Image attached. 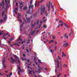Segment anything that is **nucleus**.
<instances>
[{
    "instance_id": "obj_9",
    "label": "nucleus",
    "mask_w": 77,
    "mask_h": 77,
    "mask_svg": "<svg viewBox=\"0 0 77 77\" xmlns=\"http://www.w3.org/2000/svg\"><path fill=\"white\" fill-rule=\"evenodd\" d=\"M18 69L20 72H22V71H23V69L21 70V69H20V66H18Z\"/></svg>"
},
{
    "instance_id": "obj_18",
    "label": "nucleus",
    "mask_w": 77,
    "mask_h": 77,
    "mask_svg": "<svg viewBox=\"0 0 77 77\" xmlns=\"http://www.w3.org/2000/svg\"><path fill=\"white\" fill-rule=\"evenodd\" d=\"M26 18L27 20L28 21H30V18H29L26 17Z\"/></svg>"
},
{
    "instance_id": "obj_56",
    "label": "nucleus",
    "mask_w": 77,
    "mask_h": 77,
    "mask_svg": "<svg viewBox=\"0 0 77 77\" xmlns=\"http://www.w3.org/2000/svg\"><path fill=\"white\" fill-rule=\"evenodd\" d=\"M41 24H40L39 26L38 27V29H39L40 28V27H41Z\"/></svg>"
},
{
    "instance_id": "obj_52",
    "label": "nucleus",
    "mask_w": 77,
    "mask_h": 77,
    "mask_svg": "<svg viewBox=\"0 0 77 77\" xmlns=\"http://www.w3.org/2000/svg\"><path fill=\"white\" fill-rule=\"evenodd\" d=\"M55 45H57V42H55Z\"/></svg>"
},
{
    "instance_id": "obj_6",
    "label": "nucleus",
    "mask_w": 77,
    "mask_h": 77,
    "mask_svg": "<svg viewBox=\"0 0 77 77\" xmlns=\"http://www.w3.org/2000/svg\"><path fill=\"white\" fill-rule=\"evenodd\" d=\"M57 68H59V60L58 59H57Z\"/></svg>"
},
{
    "instance_id": "obj_19",
    "label": "nucleus",
    "mask_w": 77,
    "mask_h": 77,
    "mask_svg": "<svg viewBox=\"0 0 77 77\" xmlns=\"http://www.w3.org/2000/svg\"><path fill=\"white\" fill-rule=\"evenodd\" d=\"M4 4V2H2V3L0 4V6H3Z\"/></svg>"
},
{
    "instance_id": "obj_31",
    "label": "nucleus",
    "mask_w": 77,
    "mask_h": 77,
    "mask_svg": "<svg viewBox=\"0 0 77 77\" xmlns=\"http://www.w3.org/2000/svg\"><path fill=\"white\" fill-rule=\"evenodd\" d=\"M33 2V1L32 0H31L30 2V5H32V2Z\"/></svg>"
},
{
    "instance_id": "obj_15",
    "label": "nucleus",
    "mask_w": 77,
    "mask_h": 77,
    "mask_svg": "<svg viewBox=\"0 0 77 77\" xmlns=\"http://www.w3.org/2000/svg\"><path fill=\"white\" fill-rule=\"evenodd\" d=\"M62 57H63V56H65V54H64V53H63V52H62Z\"/></svg>"
},
{
    "instance_id": "obj_42",
    "label": "nucleus",
    "mask_w": 77,
    "mask_h": 77,
    "mask_svg": "<svg viewBox=\"0 0 77 77\" xmlns=\"http://www.w3.org/2000/svg\"><path fill=\"white\" fill-rule=\"evenodd\" d=\"M19 3L20 4V5H22L23 4V3H22V2H19Z\"/></svg>"
},
{
    "instance_id": "obj_12",
    "label": "nucleus",
    "mask_w": 77,
    "mask_h": 77,
    "mask_svg": "<svg viewBox=\"0 0 77 77\" xmlns=\"http://www.w3.org/2000/svg\"><path fill=\"white\" fill-rule=\"evenodd\" d=\"M28 72H29V74H32V70H29L28 71Z\"/></svg>"
},
{
    "instance_id": "obj_4",
    "label": "nucleus",
    "mask_w": 77,
    "mask_h": 77,
    "mask_svg": "<svg viewBox=\"0 0 77 77\" xmlns=\"http://www.w3.org/2000/svg\"><path fill=\"white\" fill-rule=\"evenodd\" d=\"M18 17L19 19V20L20 22V23H22V20H21V19L20 18V17H21V15H20V14H19V13H18Z\"/></svg>"
},
{
    "instance_id": "obj_14",
    "label": "nucleus",
    "mask_w": 77,
    "mask_h": 77,
    "mask_svg": "<svg viewBox=\"0 0 77 77\" xmlns=\"http://www.w3.org/2000/svg\"><path fill=\"white\" fill-rule=\"evenodd\" d=\"M61 68H62V66L61 65V64H60V69H58L59 71H60L61 70Z\"/></svg>"
},
{
    "instance_id": "obj_43",
    "label": "nucleus",
    "mask_w": 77,
    "mask_h": 77,
    "mask_svg": "<svg viewBox=\"0 0 77 77\" xmlns=\"http://www.w3.org/2000/svg\"><path fill=\"white\" fill-rule=\"evenodd\" d=\"M60 74H59L57 76V77H59L60 76Z\"/></svg>"
},
{
    "instance_id": "obj_25",
    "label": "nucleus",
    "mask_w": 77,
    "mask_h": 77,
    "mask_svg": "<svg viewBox=\"0 0 77 77\" xmlns=\"http://www.w3.org/2000/svg\"><path fill=\"white\" fill-rule=\"evenodd\" d=\"M58 58L59 60H61V58H60V57L59 56H58Z\"/></svg>"
},
{
    "instance_id": "obj_27",
    "label": "nucleus",
    "mask_w": 77,
    "mask_h": 77,
    "mask_svg": "<svg viewBox=\"0 0 77 77\" xmlns=\"http://www.w3.org/2000/svg\"><path fill=\"white\" fill-rule=\"evenodd\" d=\"M35 31H34L31 32V34L32 35H33V34H34V33H35Z\"/></svg>"
},
{
    "instance_id": "obj_16",
    "label": "nucleus",
    "mask_w": 77,
    "mask_h": 77,
    "mask_svg": "<svg viewBox=\"0 0 77 77\" xmlns=\"http://www.w3.org/2000/svg\"><path fill=\"white\" fill-rule=\"evenodd\" d=\"M51 8H52V9H54V7L53 5V3H51Z\"/></svg>"
},
{
    "instance_id": "obj_45",
    "label": "nucleus",
    "mask_w": 77,
    "mask_h": 77,
    "mask_svg": "<svg viewBox=\"0 0 77 77\" xmlns=\"http://www.w3.org/2000/svg\"><path fill=\"white\" fill-rule=\"evenodd\" d=\"M4 15V11H3L2 13V16H3Z\"/></svg>"
},
{
    "instance_id": "obj_38",
    "label": "nucleus",
    "mask_w": 77,
    "mask_h": 77,
    "mask_svg": "<svg viewBox=\"0 0 77 77\" xmlns=\"http://www.w3.org/2000/svg\"><path fill=\"white\" fill-rule=\"evenodd\" d=\"M56 46H54V49L55 50H56Z\"/></svg>"
},
{
    "instance_id": "obj_32",
    "label": "nucleus",
    "mask_w": 77,
    "mask_h": 77,
    "mask_svg": "<svg viewBox=\"0 0 77 77\" xmlns=\"http://www.w3.org/2000/svg\"><path fill=\"white\" fill-rule=\"evenodd\" d=\"M64 67H65L66 68L67 67V66L65 64H64Z\"/></svg>"
},
{
    "instance_id": "obj_46",
    "label": "nucleus",
    "mask_w": 77,
    "mask_h": 77,
    "mask_svg": "<svg viewBox=\"0 0 77 77\" xmlns=\"http://www.w3.org/2000/svg\"><path fill=\"white\" fill-rule=\"evenodd\" d=\"M8 1L7 0H5V3H8Z\"/></svg>"
},
{
    "instance_id": "obj_57",
    "label": "nucleus",
    "mask_w": 77,
    "mask_h": 77,
    "mask_svg": "<svg viewBox=\"0 0 77 77\" xmlns=\"http://www.w3.org/2000/svg\"><path fill=\"white\" fill-rule=\"evenodd\" d=\"M66 39H68V36H67L66 37Z\"/></svg>"
},
{
    "instance_id": "obj_44",
    "label": "nucleus",
    "mask_w": 77,
    "mask_h": 77,
    "mask_svg": "<svg viewBox=\"0 0 77 77\" xmlns=\"http://www.w3.org/2000/svg\"><path fill=\"white\" fill-rule=\"evenodd\" d=\"M48 11L49 12V13H50V8L48 9Z\"/></svg>"
},
{
    "instance_id": "obj_61",
    "label": "nucleus",
    "mask_w": 77,
    "mask_h": 77,
    "mask_svg": "<svg viewBox=\"0 0 77 77\" xmlns=\"http://www.w3.org/2000/svg\"><path fill=\"white\" fill-rule=\"evenodd\" d=\"M26 51L27 52V53L29 52V51H28V50L27 49H26Z\"/></svg>"
},
{
    "instance_id": "obj_55",
    "label": "nucleus",
    "mask_w": 77,
    "mask_h": 77,
    "mask_svg": "<svg viewBox=\"0 0 77 77\" xmlns=\"http://www.w3.org/2000/svg\"><path fill=\"white\" fill-rule=\"evenodd\" d=\"M22 26H23V25H21L20 26V28H21V27H22Z\"/></svg>"
},
{
    "instance_id": "obj_51",
    "label": "nucleus",
    "mask_w": 77,
    "mask_h": 77,
    "mask_svg": "<svg viewBox=\"0 0 77 77\" xmlns=\"http://www.w3.org/2000/svg\"><path fill=\"white\" fill-rule=\"evenodd\" d=\"M35 60H36V57H34V61H35Z\"/></svg>"
},
{
    "instance_id": "obj_60",
    "label": "nucleus",
    "mask_w": 77,
    "mask_h": 77,
    "mask_svg": "<svg viewBox=\"0 0 77 77\" xmlns=\"http://www.w3.org/2000/svg\"><path fill=\"white\" fill-rule=\"evenodd\" d=\"M23 56L24 57H25V56H26V54H23Z\"/></svg>"
},
{
    "instance_id": "obj_23",
    "label": "nucleus",
    "mask_w": 77,
    "mask_h": 77,
    "mask_svg": "<svg viewBox=\"0 0 77 77\" xmlns=\"http://www.w3.org/2000/svg\"><path fill=\"white\" fill-rule=\"evenodd\" d=\"M20 41V42H21V39L20 38V37L19 38H18V41Z\"/></svg>"
},
{
    "instance_id": "obj_39",
    "label": "nucleus",
    "mask_w": 77,
    "mask_h": 77,
    "mask_svg": "<svg viewBox=\"0 0 77 77\" xmlns=\"http://www.w3.org/2000/svg\"><path fill=\"white\" fill-rule=\"evenodd\" d=\"M63 23H62L60 24V26H63Z\"/></svg>"
},
{
    "instance_id": "obj_41",
    "label": "nucleus",
    "mask_w": 77,
    "mask_h": 77,
    "mask_svg": "<svg viewBox=\"0 0 77 77\" xmlns=\"http://www.w3.org/2000/svg\"><path fill=\"white\" fill-rule=\"evenodd\" d=\"M53 39H55V36H54V35L53 36Z\"/></svg>"
},
{
    "instance_id": "obj_59",
    "label": "nucleus",
    "mask_w": 77,
    "mask_h": 77,
    "mask_svg": "<svg viewBox=\"0 0 77 77\" xmlns=\"http://www.w3.org/2000/svg\"><path fill=\"white\" fill-rule=\"evenodd\" d=\"M4 68H6V67L5 66V64L4 65Z\"/></svg>"
},
{
    "instance_id": "obj_7",
    "label": "nucleus",
    "mask_w": 77,
    "mask_h": 77,
    "mask_svg": "<svg viewBox=\"0 0 77 77\" xmlns=\"http://www.w3.org/2000/svg\"><path fill=\"white\" fill-rule=\"evenodd\" d=\"M47 7H48V9H50V2H49V4H48L47 5Z\"/></svg>"
},
{
    "instance_id": "obj_21",
    "label": "nucleus",
    "mask_w": 77,
    "mask_h": 77,
    "mask_svg": "<svg viewBox=\"0 0 77 77\" xmlns=\"http://www.w3.org/2000/svg\"><path fill=\"white\" fill-rule=\"evenodd\" d=\"M17 62L19 63V66H20V60H17Z\"/></svg>"
},
{
    "instance_id": "obj_64",
    "label": "nucleus",
    "mask_w": 77,
    "mask_h": 77,
    "mask_svg": "<svg viewBox=\"0 0 77 77\" xmlns=\"http://www.w3.org/2000/svg\"><path fill=\"white\" fill-rule=\"evenodd\" d=\"M64 77H66V75H65Z\"/></svg>"
},
{
    "instance_id": "obj_35",
    "label": "nucleus",
    "mask_w": 77,
    "mask_h": 77,
    "mask_svg": "<svg viewBox=\"0 0 77 77\" xmlns=\"http://www.w3.org/2000/svg\"><path fill=\"white\" fill-rule=\"evenodd\" d=\"M12 72H11V73L10 74H9V76H10H10H11V75H12Z\"/></svg>"
},
{
    "instance_id": "obj_28",
    "label": "nucleus",
    "mask_w": 77,
    "mask_h": 77,
    "mask_svg": "<svg viewBox=\"0 0 77 77\" xmlns=\"http://www.w3.org/2000/svg\"><path fill=\"white\" fill-rule=\"evenodd\" d=\"M43 27H45V28H46L47 27V26H46V25H44L43 26Z\"/></svg>"
},
{
    "instance_id": "obj_2",
    "label": "nucleus",
    "mask_w": 77,
    "mask_h": 77,
    "mask_svg": "<svg viewBox=\"0 0 77 77\" xmlns=\"http://www.w3.org/2000/svg\"><path fill=\"white\" fill-rule=\"evenodd\" d=\"M13 56L15 58V60H14L13 59V57H11V60L12 61H14V62H17V60L18 61V60H19V58L16 55H14Z\"/></svg>"
},
{
    "instance_id": "obj_20",
    "label": "nucleus",
    "mask_w": 77,
    "mask_h": 77,
    "mask_svg": "<svg viewBox=\"0 0 77 77\" xmlns=\"http://www.w3.org/2000/svg\"><path fill=\"white\" fill-rule=\"evenodd\" d=\"M14 45H16V46H19V45H18V44L17 43H15V44H14Z\"/></svg>"
},
{
    "instance_id": "obj_8",
    "label": "nucleus",
    "mask_w": 77,
    "mask_h": 77,
    "mask_svg": "<svg viewBox=\"0 0 77 77\" xmlns=\"http://www.w3.org/2000/svg\"><path fill=\"white\" fill-rule=\"evenodd\" d=\"M6 60H5V59H3V61L2 62V66H3V65H4V63H5V61Z\"/></svg>"
},
{
    "instance_id": "obj_24",
    "label": "nucleus",
    "mask_w": 77,
    "mask_h": 77,
    "mask_svg": "<svg viewBox=\"0 0 77 77\" xmlns=\"http://www.w3.org/2000/svg\"><path fill=\"white\" fill-rule=\"evenodd\" d=\"M35 24H36V23L35 22V23L32 25V26L34 27H35Z\"/></svg>"
},
{
    "instance_id": "obj_36",
    "label": "nucleus",
    "mask_w": 77,
    "mask_h": 77,
    "mask_svg": "<svg viewBox=\"0 0 77 77\" xmlns=\"http://www.w3.org/2000/svg\"><path fill=\"white\" fill-rule=\"evenodd\" d=\"M50 52H51V53H53V52H54V51H53V50H50Z\"/></svg>"
},
{
    "instance_id": "obj_37",
    "label": "nucleus",
    "mask_w": 77,
    "mask_h": 77,
    "mask_svg": "<svg viewBox=\"0 0 77 77\" xmlns=\"http://www.w3.org/2000/svg\"><path fill=\"white\" fill-rule=\"evenodd\" d=\"M48 35L49 36H51V34H50L49 32H48Z\"/></svg>"
},
{
    "instance_id": "obj_22",
    "label": "nucleus",
    "mask_w": 77,
    "mask_h": 77,
    "mask_svg": "<svg viewBox=\"0 0 77 77\" xmlns=\"http://www.w3.org/2000/svg\"><path fill=\"white\" fill-rule=\"evenodd\" d=\"M38 61L40 63H42V62H41V60H38Z\"/></svg>"
},
{
    "instance_id": "obj_63",
    "label": "nucleus",
    "mask_w": 77,
    "mask_h": 77,
    "mask_svg": "<svg viewBox=\"0 0 77 77\" xmlns=\"http://www.w3.org/2000/svg\"><path fill=\"white\" fill-rule=\"evenodd\" d=\"M8 42L9 44H11V42H9V41H8Z\"/></svg>"
},
{
    "instance_id": "obj_29",
    "label": "nucleus",
    "mask_w": 77,
    "mask_h": 77,
    "mask_svg": "<svg viewBox=\"0 0 77 77\" xmlns=\"http://www.w3.org/2000/svg\"><path fill=\"white\" fill-rule=\"evenodd\" d=\"M30 42V40L29 39L27 42V44H29Z\"/></svg>"
},
{
    "instance_id": "obj_17",
    "label": "nucleus",
    "mask_w": 77,
    "mask_h": 77,
    "mask_svg": "<svg viewBox=\"0 0 77 77\" xmlns=\"http://www.w3.org/2000/svg\"><path fill=\"white\" fill-rule=\"evenodd\" d=\"M14 37H13L12 38H11H11H10L9 39V41H12V40H13L14 39Z\"/></svg>"
},
{
    "instance_id": "obj_10",
    "label": "nucleus",
    "mask_w": 77,
    "mask_h": 77,
    "mask_svg": "<svg viewBox=\"0 0 77 77\" xmlns=\"http://www.w3.org/2000/svg\"><path fill=\"white\" fill-rule=\"evenodd\" d=\"M67 45H68V43H66L65 44L63 45V46H65V47H67Z\"/></svg>"
},
{
    "instance_id": "obj_11",
    "label": "nucleus",
    "mask_w": 77,
    "mask_h": 77,
    "mask_svg": "<svg viewBox=\"0 0 77 77\" xmlns=\"http://www.w3.org/2000/svg\"><path fill=\"white\" fill-rule=\"evenodd\" d=\"M5 17H4V20H6V19H7V16H6V14H5Z\"/></svg>"
},
{
    "instance_id": "obj_58",
    "label": "nucleus",
    "mask_w": 77,
    "mask_h": 77,
    "mask_svg": "<svg viewBox=\"0 0 77 77\" xmlns=\"http://www.w3.org/2000/svg\"><path fill=\"white\" fill-rule=\"evenodd\" d=\"M3 38L5 40H6V39H7V38H5V37H4Z\"/></svg>"
},
{
    "instance_id": "obj_48",
    "label": "nucleus",
    "mask_w": 77,
    "mask_h": 77,
    "mask_svg": "<svg viewBox=\"0 0 77 77\" xmlns=\"http://www.w3.org/2000/svg\"><path fill=\"white\" fill-rule=\"evenodd\" d=\"M45 14L46 16H47V17H48V14H47V13H46Z\"/></svg>"
},
{
    "instance_id": "obj_30",
    "label": "nucleus",
    "mask_w": 77,
    "mask_h": 77,
    "mask_svg": "<svg viewBox=\"0 0 77 77\" xmlns=\"http://www.w3.org/2000/svg\"><path fill=\"white\" fill-rule=\"evenodd\" d=\"M6 36V34H4V36L3 37H2V38H4Z\"/></svg>"
},
{
    "instance_id": "obj_54",
    "label": "nucleus",
    "mask_w": 77,
    "mask_h": 77,
    "mask_svg": "<svg viewBox=\"0 0 77 77\" xmlns=\"http://www.w3.org/2000/svg\"><path fill=\"white\" fill-rule=\"evenodd\" d=\"M60 23H63V22L62 21L60 20Z\"/></svg>"
},
{
    "instance_id": "obj_47",
    "label": "nucleus",
    "mask_w": 77,
    "mask_h": 77,
    "mask_svg": "<svg viewBox=\"0 0 77 77\" xmlns=\"http://www.w3.org/2000/svg\"><path fill=\"white\" fill-rule=\"evenodd\" d=\"M4 5H5V4H4L3 5H2V9H3V8H4Z\"/></svg>"
},
{
    "instance_id": "obj_40",
    "label": "nucleus",
    "mask_w": 77,
    "mask_h": 77,
    "mask_svg": "<svg viewBox=\"0 0 77 77\" xmlns=\"http://www.w3.org/2000/svg\"><path fill=\"white\" fill-rule=\"evenodd\" d=\"M11 63H12V64H13L14 63V61H11Z\"/></svg>"
},
{
    "instance_id": "obj_13",
    "label": "nucleus",
    "mask_w": 77,
    "mask_h": 77,
    "mask_svg": "<svg viewBox=\"0 0 77 77\" xmlns=\"http://www.w3.org/2000/svg\"><path fill=\"white\" fill-rule=\"evenodd\" d=\"M64 25L65 26V27H66V28H69V26L66 25V23H64Z\"/></svg>"
},
{
    "instance_id": "obj_34",
    "label": "nucleus",
    "mask_w": 77,
    "mask_h": 77,
    "mask_svg": "<svg viewBox=\"0 0 77 77\" xmlns=\"http://www.w3.org/2000/svg\"><path fill=\"white\" fill-rule=\"evenodd\" d=\"M67 36V34H65V35H64V36L65 38H66V36Z\"/></svg>"
},
{
    "instance_id": "obj_49",
    "label": "nucleus",
    "mask_w": 77,
    "mask_h": 77,
    "mask_svg": "<svg viewBox=\"0 0 77 77\" xmlns=\"http://www.w3.org/2000/svg\"><path fill=\"white\" fill-rule=\"evenodd\" d=\"M18 4L17 2H16V6H18Z\"/></svg>"
},
{
    "instance_id": "obj_26",
    "label": "nucleus",
    "mask_w": 77,
    "mask_h": 77,
    "mask_svg": "<svg viewBox=\"0 0 77 77\" xmlns=\"http://www.w3.org/2000/svg\"><path fill=\"white\" fill-rule=\"evenodd\" d=\"M26 9H27V7H25L23 8V10L25 11V10H26Z\"/></svg>"
},
{
    "instance_id": "obj_3",
    "label": "nucleus",
    "mask_w": 77,
    "mask_h": 77,
    "mask_svg": "<svg viewBox=\"0 0 77 77\" xmlns=\"http://www.w3.org/2000/svg\"><path fill=\"white\" fill-rule=\"evenodd\" d=\"M33 8V5H30L29 6V10L28 11L26 12L27 14H30V10H29L30 8Z\"/></svg>"
},
{
    "instance_id": "obj_5",
    "label": "nucleus",
    "mask_w": 77,
    "mask_h": 77,
    "mask_svg": "<svg viewBox=\"0 0 77 77\" xmlns=\"http://www.w3.org/2000/svg\"><path fill=\"white\" fill-rule=\"evenodd\" d=\"M38 72H39V73H40V72H40L41 70V69H42V68H41V67H40L39 66H38Z\"/></svg>"
},
{
    "instance_id": "obj_33",
    "label": "nucleus",
    "mask_w": 77,
    "mask_h": 77,
    "mask_svg": "<svg viewBox=\"0 0 77 77\" xmlns=\"http://www.w3.org/2000/svg\"><path fill=\"white\" fill-rule=\"evenodd\" d=\"M2 22H3V20H1V21H0L1 24H2Z\"/></svg>"
},
{
    "instance_id": "obj_62",
    "label": "nucleus",
    "mask_w": 77,
    "mask_h": 77,
    "mask_svg": "<svg viewBox=\"0 0 77 77\" xmlns=\"http://www.w3.org/2000/svg\"><path fill=\"white\" fill-rule=\"evenodd\" d=\"M44 0H42V1H41L40 2L42 3V2H43Z\"/></svg>"
},
{
    "instance_id": "obj_53",
    "label": "nucleus",
    "mask_w": 77,
    "mask_h": 77,
    "mask_svg": "<svg viewBox=\"0 0 77 77\" xmlns=\"http://www.w3.org/2000/svg\"><path fill=\"white\" fill-rule=\"evenodd\" d=\"M39 23V21H38L37 22V23H36V24H38Z\"/></svg>"
},
{
    "instance_id": "obj_50",
    "label": "nucleus",
    "mask_w": 77,
    "mask_h": 77,
    "mask_svg": "<svg viewBox=\"0 0 77 77\" xmlns=\"http://www.w3.org/2000/svg\"><path fill=\"white\" fill-rule=\"evenodd\" d=\"M44 69L45 70H46V71H48V69H47L46 68H45Z\"/></svg>"
},
{
    "instance_id": "obj_1",
    "label": "nucleus",
    "mask_w": 77,
    "mask_h": 77,
    "mask_svg": "<svg viewBox=\"0 0 77 77\" xmlns=\"http://www.w3.org/2000/svg\"><path fill=\"white\" fill-rule=\"evenodd\" d=\"M45 6L44 5H42L41 8L40 12H41V15H42V14L45 12Z\"/></svg>"
}]
</instances>
